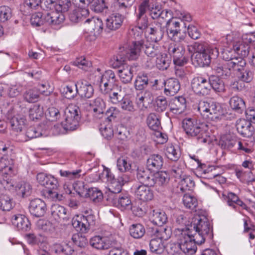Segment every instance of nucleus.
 Returning a JSON list of instances; mask_svg holds the SVG:
<instances>
[{
	"label": "nucleus",
	"instance_id": "nucleus-9",
	"mask_svg": "<svg viewBox=\"0 0 255 255\" xmlns=\"http://www.w3.org/2000/svg\"><path fill=\"white\" fill-rule=\"evenodd\" d=\"M95 223V216L93 214L77 216L73 218L72 221L73 227L82 233H87L92 227L94 226Z\"/></svg>",
	"mask_w": 255,
	"mask_h": 255
},
{
	"label": "nucleus",
	"instance_id": "nucleus-59",
	"mask_svg": "<svg viewBox=\"0 0 255 255\" xmlns=\"http://www.w3.org/2000/svg\"><path fill=\"white\" fill-rule=\"evenodd\" d=\"M100 130L102 135L107 139H110L114 135L111 123L105 122L101 124Z\"/></svg>",
	"mask_w": 255,
	"mask_h": 255
},
{
	"label": "nucleus",
	"instance_id": "nucleus-48",
	"mask_svg": "<svg viewBox=\"0 0 255 255\" xmlns=\"http://www.w3.org/2000/svg\"><path fill=\"white\" fill-rule=\"evenodd\" d=\"M207 43L205 42H195L188 46V51L194 55L197 53H202L206 51L207 48Z\"/></svg>",
	"mask_w": 255,
	"mask_h": 255
},
{
	"label": "nucleus",
	"instance_id": "nucleus-64",
	"mask_svg": "<svg viewBox=\"0 0 255 255\" xmlns=\"http://www.w3.org/2000/svg\"><path fill=\"white\" fill-rule=\"evenodd\" d=\"M110 248L109 255H128V252L121 245H117V241L114 240V245Z\"/></svg>",
	"mask_w": 255,
	"mask_h": 255
},
{
	"label": "nucleus",
	"instance_id": "nucleus-2",
	"mask_svg": "<svg viewBox=\"0 0 255 255\" xmlns=\"http://www.w3.org/2000/svg\"><path fill=\"white\" fill-rule=\"evenodd\" d=\"M142 49L146 56L150 58L149 61H147L146 66L151 67L154 65L152 58H154L160 52V46L157 42L148 41L147 40L133 41L130 47L129 51L127 54V57L130 60H136L139 56L141 50Z\"/></svg>",
	"mask_w": 255,
	"mask_h": 255
},
{
	"label": "nucleus",
	"instance_id": "nucleus-61",
	"mask_svg": "<svg viewBox=\"0 0 255 255\" xmlns=\"http://www.w3.org/2000/svg\"><path fill=\"white\" fill-rule=\"evenodd\" d=\"M170 63V60L166 55H161L156 58V66L160 70H166Z\"/></svg>",
	"mask_w": 255,
	"mask_h": 255
},
{
	"label": "nucleus",
	"instance_id": "nucleus-47",
	"mask_svg": "<svg viewBox=\"0 0 255 255\" xmlns=\"http://www.w3.org/2000/svg\"><path fill=\"white\" fill-rule=\"evenodd\" d=\"M77 82L72 85H68L63 89V94L65 97L68 99L74 98L78 93Z\"/></svg>",
	"mask_w": 255,
	"mask_h": 255
},
{
	"label": "nucleus",
	"instance_id": "nucleus-55",
	"mask_svg": "<svg viewBox=\"0 0 255 255\" xmlns=\"http://www.w3.org/2000/svg\"><path fill=\"white\" fill-rule=\"evenodd\" d=\"M183 203L187 208L191 210L195 209L198 205L197 199L188 193L185 194L183 196Z\"/></svg>",
	"mask_w": 255,
	"mask_h": 255
},
{
	"label": "nucleus",
	"instance_id": "nucleus-16",
	"mask_svg": "<svg viewBox=\"0 0 255 255\" xmlns=\"http://www.w3.org/2000/svg\"><path fill=\"white\" fill-rule=\"evenodd\" d=\"M164 27L161 22H155L150 24L149 28L147 29V33L150 36L151 41L158 42L161 40L164 35Z\"/></svg>",
	"mask_w": 255,
	"mask_h": 255
},
{
	"label": "nucleus",
	"instance_id": "nucleus-58",
	"mask_svg": "<svg viewBox=\"0 0 255 255\" xmlns=\"http://www.w3.org/2000/svg\"><path fill=\"white\" fill-rule=\"evenodd\" d=\"M138 11L137 19V26L136 27L140 30H144L146 33L147 29L149 28L148 26L150 25L149 24L148 18L145 14H140V11Z\"/></svg>",
	"mask_w": 255,
	"mask_h": 255
},
{
	"label": "nucleus",
	"instance_id": "nucleus-51",
	"mask_svg": "<svg viewBox=\"0 0 255 255\" xmlns=\"http://www.w3.org/2000/svg\"><path fill=\"white\" fill-rule=\"evenodd\" d=\"M152 83L149 81L146 75H142L137 76L135 82V88L137 90H142L146 88L149 84Z\"/></svg>",
	"mask_w": 255,
	"mask_h": 255
},
{
	"label": "nucleus",
	"instance_id": "nucleus-31",
	"mask_svg": "<svg viewBox=\"0 0 255 255\" xmlns=\"http://www.w3.org/2000/svg\"><path fill=\"white\" fill-rule=\"evenodd\" d=\"M93 108L94 116L99 119L104 117L106 108L105 102L100 98H97L90 104Z\"/></svg>",
	"mask_w": 255,
	"mask_h": 255
},
{
	"label": "nucleus",
	"instance_id": "nucleus-26",
	"mask_svg": "<svg viewBox=\"0 0 255 255\" xmlns=\"http://www.w3.org/2000/svg\"><path fill=\"white\" fill-rule=\"evenodd\" d=\"M77 85L79 94L81 97L89 99L93 96L94 91L93 87L87 81L80 80L77 81Z\"/></svg>",
	"mask_w": 255,
	"mask_h": 255
},
{
	"label": "nucleus",
	"instance_id": "nucleus-3",
	"mask_svg": "<svg viewBox=\"0 0 255 255\" xmlns=\"http://www.w3.org/2000/svg\"><path fill=\"white\" fill-rule=\"evenodd\" d=\"M148 168H138L136 178L142 185L150 187L164 186L169 181V177L165 172L154 173Z\"/></svg>",
	"mask_w": 255,
	"mask_h": 255
},
{
	"label": "nucleus",
	"instance_id": "nucleus-21",
	"mask_svg": "<svg viewBox=\"0 0 255 255\" xmlns=\"http://www.w3.org/2000/svg\"><path fill=\"white\" fill-rule=\"evenodd\" d=\"M45 17L44 20L46 21V25L51 26L60 25L65 19L64 14L56 10L50 12H46Z\"/></svg>",
	"mask_w": 255,
	"mask_h": 255
},
{
	"label": "nucleus",
	"instance_id": "nucleus-52",
	"mask_svg": "<svg viewBox=\"0 0 255 255\" xmlns=\"http://www.w3.org/2000/svg\"><path fill=\"white\" fill-rule=\"evenodd\" d=\"M87 194L90 199L95 203L101 202L103 198L102 191L96 187L89 188L87 191Z\"/></svg>",
	"mask_w": 255,
	"mask_h": 255
},
{
	"label": "nucleus",
	"instance_id": "nucleus-32",
	"mask_svg": "<svg viewBox=\"0 0 255 255\" xmlns=\"http://www.w3.org/2000/svg\"><path fill=\"white\" fill-rule=\"evenodd\" d=\"M26 119L22 116L16 115L9 120L11 130L15 132H21L25 127Z\"/></svg>",
	"mask_w": 255,
	"mask_h": 255
},
{
	"label": "nucleus",
	"instance_id": "nucleus-24",
	"mask_svg": "<svg viewBox=\"0 0 255 255\" xmlns=\"http://www.w3.org/2000/svg\"><path fill=\"white\" fill-rule=\"evenodd\" d=\"M130 180L129 177L126 175L123 174L113 181L109 183V190L113 194H117L122 191V186L126 183L128 182Z\"/></svg>",
	"mask_w": 255,
	"mask_h": 255
},
{
	"label": "nucleus",
	"instance_id": "nucleus-60",
	"mask_svg": "<svg viewBox=\"0 0 255 255\" xmlns=\"http://www.w3.org/2000/svg\"><path fill=\"white\" fill-rule=\"evenodd\" d=\"M117 89L116 91H114L110 94V98L112 103L117 104L121 102L125 98V94L122 90V87L116 86Z\"/></svg>",
	"mask_w": 255,
	"mask_h": 255
},
{
	"label": "nucleus",
	"instance_id": "nucleus-39",
	"mask_svg": "<svg viewBox=\"0 0 255 255\" xmlns=\"http://www.w3.org/2000/svg\"><path fill=\"white\" fill-rule=\"evenodd\" d=\"M51 252L56 254L63 253L66 255H71L73 252V249L68 244L64 245L61 244L55 243L52 244L51 247Z\"/></svg>",
	"mask_w": 255,
	"mask_h": 255
},
{
	"label": "nucleus",
	"instance_id": "nucleus-28",
	"mask_svg": "<svg viewBox=\"0 0 255 255\" xmlns=\"http://www.w3.org/2000/svg\"><path fill=\"white\" fill-rule=\"evenodd\" d=\"M163 159L161 155L158 154L150 155L146 161L147 168L152 171L160 169L163 165Z\"/></svg>",
	"mask_w": 255,
	"mask_h": 255
},
{
	"label": "nucleus",
	"instance_id": "nucleus-54",
	"mask_svg": "<svg viewBox=\"0 0 255 255\" xmlns=\"http://www.w3.org/2000/svg\"><path fill=\"white\" fill-rule=\"evenodd\" d=\"M227 198L228 205L234 209L236 208V205H238L242 207L246 206V205L244 202L240 200L238 196L234 193H228Z\"/></svg>",
	"mask_w": 255,
	"mask_h": 255
},
{
	"label": "nucleus",
	"instance_id": "nucleus-8",
	"mask_svg": "<svg viewBox=\"0 0 255 255\" xmlns=\"http://www.w3.org/2000/svg\"><path fill=\"white\" fill-rule=\"evenodd\" d=\"M79 108L73 104L69 105L64 110L65 123L64 128L66 130H74L79 126L81 119Z\"/></svg>",
	"mask_w": 255,
	"mask_h": 255
},
{
	"label": "nucleus",
	"instance_id": "nucleus-63",
	"mask_svg": "<svg viewBox=\"0 0 255 255\" xmlns=\"http://www.w3.org/2000/svg\"><path fill=\"white\" fill-rule=\"evenodd\" d=\"M39 92L36 88H33L26 91L24 95V99L29 103L36 102L39 98Z\"/></svg>",
	"mask_w": 255,
	"mask_h": 255
},
{
	"label": "nucleus",
	"instance_id": "nucleus-30",
	"mask_svg": "<svg viewBox=\"0 0 255 255\" xmlns=\"http://www.w3.org/2000/svg\"><path fill=\"white\" fill-rule=\"evenodd\" d=\"M210 56L206 51L202 53H197L195 55H193L192 60L193 63L196 66L204 67L209 66L210 64Z\"/></svg>",
	"mask_w": 255,
	"mask_h": 255
},
{
	"label": "nucleus",
	"instance_id": "nucleus-12",
	"mask_svg": "<svg viewBox=\"0 0 255 255\" xmlns=\"http://www.w3.org/2000/svg\"><path fill=\"white\" fill-rule=\"evenodd\" d=\"M84 24L88 32L93 34L95 36L100 35L103 30V21L98 17L88 18L84 21Z\"/></svg>",
	"mask_w": 255,
	"mask_h": 255
},
{
	"label": "nucleus",
	"instance_id": "nucleus-50",
	"mask_svg": "<svg viewBox=\"0 0 255 255\" xmlns=\"http://www.w3.org/2000/svg\"><path fill=\"white\" fill-rule=\"evenodd\" d=\"M180 181V189L183 192L192 190L194 187L195 183L192 178L189 176H182Z\"/></svg>",
	"mask_w": 255,
	"mask_h": 255
},
{
	"label": "nucleus",
	"instance_id": "nucleus-11",
	"mask_svg": "<svg viewBox=\"0 0 255 255\" xmlns=\"http://www.w3.org/2000/svg\"><path fill=\"white\" fill-rule=\"evenodd\" d=\"M162 8L160 5L152 0H144L139 5L138 11L140 14H145L148 12L152 19H158Z\"/></svg>",
	"mask_w": 255,
	"mask_h": 255
},
{
	"label": "nucleus",
	"instance_id": "nucleus-33",
	"mask_svg": "<svg viewBox=\"0 0 255 255\" xmlns=\"http://www.w3.org/2000/svg\"><path fill=\"white\" fill-rule=\"evenodd\" d=\"M133 70L129 65H124L120 70H118V73L121 82L124 84L131 82L133 78Z\"/></svg>",
	"mask_w": 255,
	"mask_h": 255
},
{
	"label": "nucleus",
	"instance_id": "nucleus-17",
	"mask_svg": "<svg viewBox=\"0 0 255 255\" xmlns=\"http://www.w3.org/2000/svg\"><path fill=\"white\" fill-rule=\"evenodd\" d=\"M46 209L45 203L40 199H35L30 202L29 211L35 217H40L44 216Z\"/></svg>",
	"mask_w": 255,
	"mask_h": 255
},
{
	"label": "nucleus",
	"instance_id": "nucleus-44",
	"mask_svg": "<svg viewBox=\"0 0 255 255\" xmlns=\"http://www.w3.org/2000/svg\"><path fill=\"white\" fill-rule=\"evenodd\" d=\"M149 248L151 252L161 254L164 251L165 246L161 238H155L150 241Z\"/></svg>",
	"mask_w": 255,
	"mask_h": 255
},
{
	"label": "nucleus",
	"instance_id": "nucleus-56",
	"mask_svg": "<svg viewBox=\"0 0 255 255\" xmlns=\"http://www.w3.org/2000/svg\"><path fill=\"white\" fill-rule=\"evenodd\" d=\"M174 220L175 226L179 227L177 228L185 229L186 228H188L190 225V224L186 225L187 219L181 212L178 211L174 215Z\"/></svg>",
	"mask_w": 255,
	"mask_h": 255
},
{
	"label": "nucleus",
	"instance_id": "nucleus-29",
	"mask_svg": "<svg viewBox=\"0 0 255 255\" xmlns=\"http://www.w3.org/2000/svg\"><path fill=\"white\" fill-rule=\"evenodd\" d=\"M212 68L217 74L224 78L229 77L232 74L229 62H216L213 65Z\"/></svg>",
	"mask_w": 255,
	"mask_h": 255
},
{
	"label": "nucleus",
	"instance_id": "nucleus-6",
	"mask_svg": "<svg viewBox=\"0 0 255 255\" xmlns=\"http://www.w3.org/2000/svg\"><path fill=\"white\" fill-rule=\"evenodd\" d=\"M179 39L173 41L169 44L168 52L173 57L174 63L178 66H182L187 62L188 58L185 56V44L184 36H179Z\"/></svg>",
	"mask_w": 255,
	"mask_h": 255
},
{
	"label": "nucleus",
	"instance_id": "nucleus-53",
	"mask_svg": "<svg viewBox=\"0 0 255 255\" xmlns=\"http://www.w3.org/2000/svg\"><path fill=\"white\" fill-rule=\"evenodd\" d=\"M45 16H46V11L43 13L39 12L33 14L30 19L31 24L35 26L46 25V21L44 20Z\"/></svg>",
	"mask_w": 255,
	"mask_h": 255
},
{
	"label": "nucleus",
	"instance_id": "nucleus-23",
	"mask_svg": "<svg viewBox=\"0 0 255 255\" xmlns=\"http://www.w3.org/2000/svg\"><path fill=\"white\" fill-rule=\"evenodd\" d=\"M11 222L18 230L26 232L30 228V223L28 219L21 214L14 215L11 218Z\"/></svg>",
	"mask_w": 255,
	"mask_h": 255
},
{
	"label": "nucleus",
	"instance_id": "nucleus-7",
	"mask_svg": "<svg viewBox=\"0 0 255 255\" xmlns=\"http://www.w3.org/2000/svg\"><path fill=\"white\" fill-rule=\"evenodd\" d=\"M13 160L6 156L1 157L0 159V171L1 173V178L0 183L6 189L11 190L13 187V182L11 177L13 175Z\"/></svg>",
	"mask_w": 255,
	"mask_h": 255
},
{
	"label": "nucleus",
	"instance_id": "nucleus-35",
	"mask_svg": "<svg viewBox=\"0 0 255 255\" xmlns=\"http://www.w3.org/2000/svg\"><path fill=\"white\" fill-rule=\"evenodd\" d=\"M233 51L243 57H246L249 54L250 46L243 40L235 42L233 45Z\"/></svg>",
	"mask_w": 255,
	"mask_h": 255
},
{
	"label": "nucleus",
	"instance_id": "nucleus-43",
	"mask_svg": "<svg viewBox=\"0 0 255 255\" xmlns=\"http://www.w3.org/2000/svg\"><path fill=\"white\" fill-rule=\"evenodd\" d=\"M130 235L133 238L141 239L145 233L144 227L141 224H134L129 228Z\"/></svg>",
	"mask_w": 255,
	"mask_h": 255
},
{
	"label": "nucleus",
	"instance_id": "nucleus-1",
	"mask_svg": "<svg viewBox=\"0 0 255 255\" xmlns=\"http://www.w3.org/2000/svg\"><path fill=\"white\" fill-rule=\"evenodd\" d=\"M174 235L179 249L190 255L197 251V245H201L206 240L213 238V228L208 218L203 215H195L190 225L185 229L175 228Z\"/></svg>",
	"mask_w": 255,
	"mask_h": 255
},
{
	"label": "nucleus",
	"instance_id": "nucleus-49",
	"mask_svg": "<svg viewBox=\"0 0 255 255\" xmlns=\"http://www.w3.org/2000/svg\"><path fill=\"white\" fill-rule=\"evenodd\" d=\"M43 116V108L39 105H33L29 110V119L33 121L40 119Z\"/></svg>",
	"mask_w": 255,
	"mask_h": 255
},
{
	"label": "nucleus",
	"instance_id": "nucleus-37",
	"mask_svg": "<svg viewBox=\"0 0 255 255\" xmlns=\"http://www.w3.org/2000/svg\"><path fill=\"white\" fill-rule=\"evenodd\" d=\"M15 190L17 196L24 198L30 195L32 188L29 183L21 181L15 186Z\"/></svg>",
	"mask_w": 255,
	"mask_h": 255
},
{
	"label": "nucleus",
	"instance_id": "nucleus-46",
	"mask_svg": "<svg viewBox=\"0 0 255 255\" xmlns=\"http://www.w3.org/2000/svg\"><path fill=\"white\" fill-rule=\"evenodd\" d=\"M147 124L149 128L155 131H158L161 128L160 122L158 116L154 114H150L147 118Z\"/></svg>",
	"mask_w": 255,
	"mask_h": 255
},
{
	"label": "nucleus",
	"instance_id": "nucleus-19",
	"mask_svg": "<svg viewBox=\"0 0 255 255\" xmlns=\"http://www.w3.org/2000/svg\"><path fill=\"white\" fill-rule=\"evenodd\" d=\"M238 132L244 137H250L253 134L254 128L251 123L245 119H238L236 124Z\"/></svg>",
	"mask_w": 255,
	"mask_h": 255
},
{
	"label": "nucleus",
	"instance_id": "nucleus-45",
	"mask_svg": "<svg viewBox=\"0 0 255 255\" xmlns=\"http://www.w3.org/2000/svg\"><path fill=\"white\" fill-rule=\"evenodd\" d=\"M13 207L12 198L7 194L0 195V209L3 211H9Z\"/></svg>",
	"mask_w": 255,
	"mask_h": 255
},
{
	"label": "nucleus",
	"instance_id": "nucleus-10",
	"mask_svg": "<svg viewBox=\"0 0 255 255\" xmlns=\"http://www.w3.org/2000/svg\"><path fill=\"white\" fill-rule=\"evenodd\" d=\"M191 88L194 93L199 96L208 95L210 91L208 78L202 76L195 77L192 80Z\"/></svg>",
	"mask_w": 255,
	"mask_h": 255
},
{
	"label": "nucleus",
	"instance_id": "nucleus-14",
	"mask_svg": "<svg viewBox=\"0 0 255 255\" xmlns=\"http://www.w3.org/2000/svg\"><path fill=\"white\" fill-rule=\"evenodd\" d=\"M36 179L38 182L48 190L57 189L59 184L56 178L53 176L44 173H39L37 175Z\"/></svg>",
	"mask_w": 255,
	"mask_h": 255
},
{
	"label": "nucleus",
	"instance_id": "nucleus-38",
	"mask_svg": "<svg viewBox=\"0 0 255 255\" xmlns=\"http://www.w3.org/2000/svg\"><path fill=\"white\" fill-rule=\"evenodd\" d=\"M150 220L154 225L161 226L166 222L167 217L164 212L153 210L150 215Z\"/></svg>",
	"mask_w": 255,
	"mask_h": 255
},
{
	"label": "nucleus",
	"instance_id": "nucleus-20",
	"mask_svg": "<svg viewBox=\"0 0 255 255\" xmlns=\"http://www.w3.org/2000/svg\"><path fill=\"white\" fill-rule=\"evenodd\" d=\"M169 106L170 112L175 114H180L186 108V99L182 96L175 97L171 100Z\"/></svg>",
	"mask_w": 255,
	"mask_h": 255
},
{
	"label": "nucleus",
	"instance_id": "nucleus-27",
	"mask_svg": "<svg viewBox=\"0 0 255 255\" xmlns=\"http://www.w3.org/2000/svg\"><path fill=\"white\" fill-rule=\"evenodd\" d=\"M164 93L166 95L173 96L175 95L180 88V85L178 80L169 78L164 82Z\"/></svg>",
	"mask_w": 255,
	"mask_h": 255
},
{
	"label": "nucleus",
	"instance_id": "nucleus-25",
	"mask_svg": "<svg viewBox=\"0 0 255 255\" xmlns=\"http://www.w3.org/2000/svg\"><path fill=\"white\" fill-rule=\"evenodd\" d=\"M146 185H139L136 188L135 194L136 197L142 201L151 200L153 198L152 190Z\"/></svg>",
	"mask_w": 255,
	"mask_h": 255
},
{
	"label": "nucleus",
	"instance_id": "nucleus-15",
	"mask_svg": "<svg viewBox=\"0 0 255 255\" xmlns=\"http://www.w3.org/2000/svg\"><path fill=\"white\" fill-rule=\"evenodd\" d=\"M114 240L102 237L99 236L92 238L90 241V245L97 250H108L114 245Z\"/></svg>",
	"mask_w": 255,
	"mask_h": 255
},
{
	"label": "nucleus",
	"instance_id": "nucleus-13",
	"mask_svg": "<svg viewBox=\"0 0 255 255\" xmlns=\"http://www.w3.org/2000/svg\"><path fill=\"white\" fill-rule=\"evenodd\" d=\"M166 27L168 37L173 41L178 40L179 36H181L180 21L176 19H169L166 22Z\"/></svg>",
	"mask_w": 255,
	"mask_h": 255
},
{
	"label": "nucleus",
	"instance_id": "nucleus-22",
	"mask_svg": "<svg viewBox=\"0 0 255 255\" xmlns=\"http://www.w3.org/2000/svg\"><path fill=\"white\" fill-rule=\"evenodd\" d=\"M89 11L86 7H83L79 5L69 13L70 20L73 23H78L83 21L89 15Z\"/></svg>",
	"mask_w": 255,
	"mask_h": 255
},
{
	"label": "nucleus",
	"instance_id": "nucleus-5",
	"mask_svg": "<svg viewBox=\"0 0 255 255\" xmlns=\"http://www.w3.org/2000/svg\"><path fill=\"white\" fill-rule=\"evenodd\" d=\"M182 126L185 133L189 136L196 137L201 143H206L207 139L204 138L205 134L204 125L198 122L194 118H186L183 120Z\"/></svg>",
	"mask_w": 255,
	"mask_h": 255
},
{
	"label": "nucleus",
	"instance_id": "nucleus-34",
	"mask_svg": "<svg viewBox=\"0 0 255 255\" xmlns=\"http://www.w3.org/2000/svg\"><path fill=\"white\" fill-rule=\"evenodd\" d=\"M51 215L57 221L61 220L67 221L69 220V217L67 216L66 209L64 207L57 204L52 206Z\"/></svg>",
	"mask_w": 255,
	"mask_h": 255
},
{
	"label": "nucleus",
	"instance_id": "nucleus-40",
	"mask_svg": "<svg viewBox=\"0 0 255 255\" xmlns=\"http://www.w3.org/2000/svg\"><path fill=\"white\" fill-rule=\"evenodd\" d=\"M230 105L233 110L239 114L242 113L246 109L245 101L238 96H234L231 98Z\"/></svg>",
	"mask_w": 255,
	"mask_h": 255
},
{
	"label": "nucleus",
	"instance_id": "nucleus-18",
	"mask_svg": "<svg viewBox=\"0 0 255 255\" xmlns=\"http://www.w3.org/2000/svg\"><path fill=\"white\" fill-rule=\"evenodd\" d=\"M124 19V17L121 14L118 13L112 14L106 19V30H116L119 28L121 26Z\"/></svg>",
	"mask_w": 255,
	"mask_h": 255
},
{
	"label": "nucleus",
	"instance_id": "nucleus-41",
	"mask_svg": "<svg viewBox=\"0 0 255 255\" xmlns=\"http://www.w3.org/2000/svg\"><path fill=\"white\" fill-rule=\"evenodd\" d=\"M210 89L212 88L216 92H222L225 90L224 84L222 80L215 75H211L208 78Z\"/></svg>",
	"mask_w": 255,
	"mask_h": 255
},
{
	"label": "nucleus",
	"instance_id": "nucleus-4",
	"mask_svg": "<svg viewBox=\"0 0 255 255\" xmlns=\"http://www.w3.org/2000/svg\"><path fill=\"white\" fill-rule=\"evenodd\" d=\"M198 110L205 118L212 122L217 123L225 117L221 105L211 100L200 101Z\"/></svg>",
	"mask_w": 255,
	"mask_h": 255
},
{
	"label": "nucleus",
	"instance_id": "nucleus-36",
	"mask_svg": "<svg viewBox=\"0 0 255 255\" xmlns=\"http://www.w3.org/2000/svg\"><path fill=\"white\" fill-rule=\"evenodd\" d=\"M165 153L168 159L174 161H177L180 156L179 147L171 143H168L166 145Z\"/></svg>",
	"mask_w": 255,
	"mask_h": 255
},
{
	"label": "nucleus",
	"instance_id": "nucleus-62",
	"mask_svg": "<svg viewBox=\"0 0 255 255\" xmlns=\"http://www.w3.org/2000/svg\"><path fill=\"white\" fill-rule=\"evenodd\" d=\"M135 0H117V6L121 12L127 13Z\"/></svg>",
	"mask_w": 255,
	"mask_h": 255
},
{
	"label": "nucleus",
	"instance_id": "nucleus-57",
	"mask_svg": "<svg viewBox=\"0 0 255 255\" xmlns=\"http://www.w3.org/2000/svg\"><path fill=\"white\" fill-rule=\"evenodd\" d=\"M113 204L119 208H125L131 204L129 198L127 196H119L113 200Z\"/></svg>",
	"mask_w": 255,
	"mask_h": 255
},
{
	"label": "nucleus",
	"instance_id": "nucleus-42",
	"mask_svg": "<svg viewBox=\"0 0 255 255\" xmlns=\"http://www.w3.org/2000/svg\"><path fill=\"white\" fill-rule=\"evenodd\" d=\"M246 65V62L243 58L236 57L233 58L232 61H229V67L231 68V73L232 71L241 72L244 71Z\"/></svg>",
	"mask_w": 255,
	"mask_h": 255
}]
</instances>
